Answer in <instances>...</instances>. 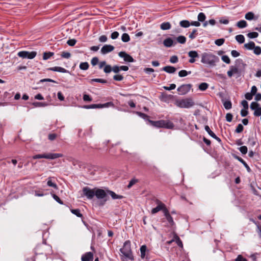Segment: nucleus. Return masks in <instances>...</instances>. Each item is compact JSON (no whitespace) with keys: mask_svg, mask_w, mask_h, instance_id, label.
<instances>
[{"mask_svg":"<svg viewBox=\"0 0 261 261\" xmlns=\"http://www.w3.org/2000/svg\"><path fill=\"white\" fill-rule=\"evenodd\" d=\"M221 59H222V60L224 62L226 63V64H229L230 63V60L229 58L226 55L223 56L222 57Z\"/></svg>","mask_w":261,"mask_h":261,"instance_id":"55","label":"nucleus"},{"mask_svg":"<svg viewBox=\"0 0 261 261\" xmlns=\"http://www.w3.org/2000/svg\"><path fill=\"white\" fill-rule=\"evenodd\" d=\"M234 261H247V260L241 255H239L235 259Z\"/></svg>","mask_w":261,"mask_h":261,"instance_id":"64","label":"nucleus"},{"mask_svg":"<svg viewBox=\"0 0 261 261\" xmlns=\"http://www.w3.org/2000/svg\"><path fill=\"white\" fill-rule=\"evenodd\" d=\"M233 157L236 159L237 160H238L239 162H240L242 164H243L244 167L246 168V169H247V171L248 172H250L251 170L250 169V168L249 167V166L247 165V164L240 156H238V155H233Z\"/></svg>","mask_w":261,"mask_h":261,"instance_id":"17","label":"nucleus"},{"mask_svg":"<svg viewBox=\"0 0 261 261\" xmlns=\"http://www.w3.org/2000/svg\"><path fill=\"white\" fill-rule=\"evenodd\" d=\"M236 25L239 28L243 29L247 27V23L245 20H241L237 23Z\"/></svg>","mask_w":261,"mask_h":261,"instance_id":"24","label":"nucleus"},{"mask_svg":"<svg viewBox=\"0 0 261 261\" xmlns=\"http://www.w3.org/2000/svg\"><path fill=\"white\" fill-rule=\"evenodd\" d=\"M191 88L190 84H184L179 86L177 90L180 95H185L190 90Z\"/></svg>","mask_w":261,"mask_h":261,"instance_id":"10","label":"nucleus"},{"mask_svg":"<svg viewBox=\"0 0 261 261\" xmlns=\"http://www.w3.org/2000/svg\"><path fill=\"white\" fill-rule=\"evenodd\" d=\"M137 114H138V116H139L140 117L142 118L144 120H148V121L149 120H150L149 119V116L147 115L140 112H137Z\"/></svg>","mask_w":261,"mask_h":261,"instance_id":"43","label":"nucleus"},{"mask_svg":"<svg viewBox=\"0 0 261 261\" xmlns=\"http://www.w3.org/2000/svg\"><path fill=\"white\" fill-rule=\"evenodd\" d=\"M166 218L171 226H173L175 224L173 218L170 215H168Z\"/></svg>","mask_w":261,"mask_h":261,"instance_id":"49","label":"nucleus"},{"mask_svg":"<svg viewBox=\"0 0 261 261\" xmlns=\"http://www.w3.org/2000/svg\"><path fill=\"white\" fill-rule=\"evenodd\" d=\"M113 79L117 81H121L123 80V76L120 74H117V75H114Z\"/></svg>","mask_w":261,"mask_h":261,"instance_id":"58","label":"nucleus"},{"mask_svg":"<svg viewBox=\"0 0 261 261\" xmlns=\"http://www.w3.org/2000/svg\"><path fill=\"white\" fill-rule=\"evenodd\" d=\"M208 87V84L206 83H202L199 85V89L201 91H205Z\"/></svg>","mask_w":261,"mask_h":261,"instance_id":"37","label":"nucleus"},{"mask_svg":"<svg viewBox=\"0 0 261 261\" xmlns=\"http://www.w3.org/2000/svg\"><path fill=\"white\" fill-rule=\"evenodd\" d=\"M156 203L158 204V206L152 208L151 210V213L152 214H154L160 211H161L165 206V204L159 200H156Z\"/></svg>","mask_w":261,"mask_h":261,"instance_id":"14","label":"nucleus"},{"mask_svg":"<svg viewBox=\"0 0 261 261\" xmlns=\"http://www.w3.org/2000/svg\"><path fill=\"white\" fill-rule=\"evenodd\" d=\"M254 14L252 12H249L245 14V18L248 20H251L253 19Z\"/></svg>","mask_w":261,"mask_h":261,"instance_id":"38","label":"nucleus"},{"mask_svg":"<svg viewBox=\"0 0 261 261\" xmlns=\"http://www.w3.org/2000/svg\"><path fill=\"white\" fill-rule=\"evenodd\" d=\"M179 25L182 28H187L190 26V22L187 20H183L179 22Z\"/></svg>","mask_w":261,"mask_h":261,"instance_id":"25","label":"nucleus"},{"mask_svg":"<svg viewBox=\"0 0 261 261\" xmlns=\"http://www.w3.org/2000/svg\"><path fill=\"white\" fill-rule=\"evenodd\" d=\"M235 38L237 41L240 44L245 42V37L243 35H238L236 36Z\"/></svg>","mask_w":261,"mask_h":261,"instance_id":"32","label":"nucleus"},{"mask_svg":"<svg viewBox=\"0 0 261 261\" xmlns=\"http://www.w3.org/2000/svg\"><path fill=\"white\" fill-rule=\"evenodd\" d=\"M99 60L97 57H93L91 61V64L93 66H95L98 63Z\"/></svg>","mask_w":261,"mask_h":261,"instance_id":"62","label":"nucleus"},{"mask_svg":"<svg viewBox=\"0 0 261 261\" xmlns=\"http://www.w3.org/2000/svg\"><path fill=\"white\" fill-rule=\"evenodd\" d=\"M98 82L102 84H106L107 83V81L106 80L101 79H93L90 80V83L92 84L93 82Z\"/></svg>","mask_w":261,"mask_h":261,"instance_id":"36","label":"nucleus"},{"mask_svg":"<svg viewBox=\"0 0 261 261\" xmlns=\"http://www.w3.org/2000/svg\"><path fill=\"white\" fill-rule=\"evenodd\" d=\"M254 53L256 55H259L261 54V47L260 46H257L254 47L253 48Z\"/></svg>","mask_w":261,"mask_h":261,"instance_id":"51","label":"nucleus"},{"mask_svg":"<svg viewBox=\"0 0 261 261\" xmlns=\"http://www.w3.org/2000/svg\"><path fill=\"white\" fill-rule=\"evenodd\" d=\"M197 29H195L193 30L192 33L189 35V37L191 39H194L196 38V35H197Z\"/></svg>","mask_w":261,"mask_h":261,"instance_id":"46","label":"nucleus"},{"mask_svg":"<svg viewBox=\"0 0 261 261\" xmlns=\"http://www.w3.org/2000/svg\"><path fill=\"white\" fill-rule=\"evenodd\" d=\"M244 127L242 124H239L235 130L236 133H241L243 132Z\"/></svg>","mask_w":261,"mask_h":261,"instance_id":"48","label":"nucleus"},{"mask_svg":"<svg viewBox=\"0 0 261 261\" xmlns=\"http://www.w3.org/2000/svg\"><path fill=\"white\" fill-rule=\"evenodd\" d=\"M258 36V34L257 32H250L247 34V36L249 38H255L257 37Z\"/></svg>","mask_w":261,"mask_h":261,"instance_id":"47","label":"nucleus"},{"mask_svg":"<svg viewBox=\"0 0 261 261\" xmlns=\"http://www.w3.org/2000/svg\"><path fill=\"white\" fill-rule=\"evenodd\" d=\"M171 27V24L169 22H164L161 24L160 28L163 30H169Z\"/></svg>","mask_w":261,"mask_h":261,"instance_id":"21","label":"nucleus"},{"mask_svg":"<svg viewBox=\"0 0 261 261\" xmlns=\"http://www.w3.org/2000/svg\"><path fill=\"white\" fill-rule=\"evenodd\" d=\"M149 122L153 126L159 128L172 129L174 126L173 123L169 121H165L163 120L159 121L149 120Z\"/></svg>","mask_w":261,"mask_h":261,"instance_id":"3","label":"nucleus"},{"mask_svg":"<svg viewBox=\"0 0 261 261\" xmlns=\"http://www.w3.org/2000/svg\"><path fill=\"white\" fill-rule=\"evenodd\" d=\"M107 194L111 195L112 199H122L123 198V196L120 195L116 194L114 192L110 190H107Z\"/></svg>","mask_w":261,"mask_h":261,"instance_id":"20","label":"nucleus"},{"mask_svg":"<svg viewBox=\"0 0 261 261\" xmlns=\"http://www.w3.org/2000/svg\"><path fill=\"white\" fill-rule=\"evenodd\" d=\"M71 212L78 217L81 218L83 216L82 214L81 213L80 210L78 208L71 210Z\"/></svg>","mask_w":261,"mask_h":261,"instance_id":"40","label":"nucleus"},{"mask_svg":"<svg viewBox=\"0 0 261 261\" xmlns=\"http://www.w3.org/2000/svg\"><path fill=\"white\" fill-rule=\"evenodd\" d=\"M225 42V39L223 38L218 39L215 40V43L218 46L222 45Z\"/></svg>","mask_w":261,"mask_h":261,"instance_id":"50","label":"nucleus"},{"mask_svg":"<svg viewBox=\"0 0 261 261\" xmlns=\"http://www.w3.org/2000/svg\"><path fill=\"white\" fill-rule=\"evenodd\" d=\"M176 88V85L174 84H171L170 85L169 87L164 86L163 88L166 90H173Z\"/></svg>","mask_w":261,"mask_h":261,"instance_id":"57","label":"nucleus"},{"mask_svg":"<svg viewBox=\"0 0 261 261\" xmlns=\"http://www.w3.org/2000/svg\"><path fill=\"white\" fill-rule=\"evenodd\" d=\"M119 35V33L118 32H117V31H115V32H113L111 34V38L112 39H117Z\"/></svg>","mask_w":261,"mask_h":261,"instance_id":"61","label":"nucleus"},{"mask_svg":"<svg viewBox=\"0 0 261 261\" xmlns=\"http://www.w3.org/2000/svg\"><path fill=\"white\" fill-rule=\"evenodd\" d=\"M240 151L243 154H245L247 153V147L246 146H241L239 148Z\"/></svg>","mask_w":261,"mask_h":261,"instance_id":"52","label":"nucleus"},{"mask_svg":"<svg viewBox=\"0 0 261 261\" xmlns=\"http://www.w3.org/2000/svg\"><path fill=\"white\" fill-rule=\"evenodd\" d=\"M95 194H94V196H95L97 199H103V200L100 202V204L102 205H104L108 200L107 198V191L106 192L103 189L95 188Z\"/></svg>","mask_w":261,"mask_h":261,"instance_id":"6","label":"nucleus"},{"mask_svg":"<svg viewBox=\"0 0 261 261\" xmlns=\"http://www.w3.org/2000/svg\"><path fill=\"white\" fill-rule=\"evenodd\" d=\"M235 66H231L230 68L233 72V74H238L239 76L241 75V70L239 69V67L242 65L243 68H245L246 64L244 63L241 59H238L235 61Z\"/></svg>","mask_w":261,"mask_h":261,"instance_id":"7","label":"nucleus"},{"mask_svg":"<svg viewBox=\"0 0 261 261\" xmlns=\"http://www.w3.org/2000/svg\"><path fill=\"white\" fill-rule=\"evenodd\" d=\"M63 154L62 153H49L47 154H38L35 155L33 156V159H51L54 160L58 158L63 157Z\"/></svg>","mask_w":261,"mask_h":261,"instance_id":"5","label":"nucleus"},{"mask_svg":"<svg viewBox=\"0 0 261 261\" xmlns=\"http://www.w3.org/2000/svg\"><path fill=\"white\" fill-rule=\"evenodd\" d=\"M84 108L86 109H99L100 108V106L99 104H92L90 105H86L84 106Z\"/></svg>","mask_w":261,"mask_h":261,"instance_id":"41","label":"nucleus"},{"mask_svg":"<svg viewBox=\"0 0 261 261\" xmlns=\"http://www.w3.org/2000/svg\"><path fill=\"white\" fill-rule=\"evenodd\" d=\"M204 128H205V131L212 138L214 137V136L216 137V135L215 134V133L211 130L210 127L208 125H205L204 127Z\"/></svg>","mask_w":261,"mask_h":261,"instance_id":"42","label":"nucleus"},{"mask_svg":"<svg viewBox=\"0 0 261 261\" xmlns=\"http://www.w3.org/2000/svg\"><path fill=\"white\" fill-rule=\"evenodd\" d=\"M103 71L106 73H110L112 71V67L110 65H107L105 66Z\"/></svg>","mask_w":261,"mask_h":261,"instance_id":"53","label":"nucleus"},{"mask_svg":"<svg viewBox=\"0 0 261 261\" xmlns=\"http://www.w3.org/2000/svg\"><path fill=\"white\" fill-rule=\"evenodd\" d=\"M48 69L50 71H57L62 73H69L68 70L61 67L56 66L49 68Z\"/></svg>","mask_w":261,"mask_h":261,"instance_id":"16","label":"nucleus"},{"mask_svg":"<svg viewBox=\"0 0 261 261\" xmlns=\"http://www.w3.org/2000/svg\"><path fill=\"white\" fill-rule=\"evenodd\" d=\"M37 55L35 51L29 52L28 51H21L18 53L17 55L23 59H34Z\"/></svg>","mask_w":261,"mask_h":261,"instance_id":"8","label":"nucleus"},{"mask_svg":"<svg viewBox=\"0 0 261 261\" xmlns=\"http://www.w3.org/2000/svg\"><path fill=\"white\" fill-rule=\"evenodd\" d=\"M130 242L129 240L126 241L123 244V248L120 249V252L126 258L131 260L134 259L130 247Z\"/></svg>","mask_w":261,"mask_h":261,"instance_id":"2","label":"nucleus"},{"mask_svg":"<svg viewBox=\"0 0 261 261\" xmlns=\"http://www.w3.org/2000/svg\"><path fill=\"white\" fill-rule=\"evenodd\" d=\"M174 241H176V243L177 244V245L179 247H182L183 245L182 241L180 239L179 237L177 235V234L175 233L174 234Z\"/></svg>","mask_w":261,"mask_h":261,"instance_id":"29","label":"nucleus"},{"mask_svg":"<svg viewBox=\"0 0 261 261\" xmlns=\"http://www.w3.org/2000/svg\"><path fill=\"white\" fill-rule=\"evenodd\" d=\"M47 185L48 186L50 187H53V188H54L55 189H58V186H57V184L54 183V182H53L52 181L50 177L48 178V180H47Z\"/></svg>","mask_w":261,"mask_h":261,"instance_id":"34","label":"nucleus"},{"mask_svg":"<svg viewBox=\"0 0 261 261\" xmlns=\"http://www.w3.org/2000/svg\"><path fill=\"white\" fill-rule=\"evenodd\" d=\"M255 46V43L253 41H250L249 43L244 44V47L248 50L253 49Z\"/></svg>","mask_w":261,"mask_h":261,"instance_id":"23","label":"nucleus"},{"mask_svg":"<svg viewBox=\"0 0 261 261\" xmlns=\"http://www.w3.org/2000/svg\"><path fill=\"white\" fill-rule=\"evenodd\" d=\"M93 253L91 252H88L82 256V261H93Z\"/></svg>","mask_w":261,"mask_h":261,"instance_id":"15","label":"nucleus"},{"mask_svg":"<svg viewBox=\"0 0 261 261\" xmlns=\"http://www.w3.org/2000/svg\"><path fill=\"white\" fill-rule=\"evenodd\" d=\"M177 42L180 44H185L186 42V38L184 36L180 35L176 38Z\"/></svg>","mask_w":261,"mask_h":261,"instance_id":"27","label":"nucleus"},{"mask_svg":"<svg viewBox=\"0 0 261 261\" xmlns=\"http://www.w3.org/2000/svg\"><path fill=\"white\" fill-rule=\"evenodd\" d=\"M147 250V247L146 245H142L140 247L141 257L143 259L145 256V253Z\"/></svg>","mask_w":261,"mask_h":261,"instance_id":"26","label":"nucleus"},{"mask_svg":"<svg viewBox=\"0 0 261 261\" xmlns=\"http://www.w3.org/2000/svg\"><path fill=\"white\" fill-rule=\"evenodd\" d=\"M191 73V71H187L185 70H181L178 72V76L179 77H182L186 76L187 75L190 74Z\"/></svg>","mask_w":261,"mask_h":261,"instance_id":"28","label":"nucleus"},{"mask_svg":"<svg viewBox=\"0 0 261 261\" xmlns=\"http://www.w3.org/2000/svg\"><path fill=\"white\" fill-rule=\"evenodd\" d=\"M79 67H80V68L81 70H87L89 68V65L88 63L87 62H82L80 64V66Z\"/></svg>","mask_w":261,"mask_h":261,"instance_id":"33","label":"nucleus"},{"mask_svg":"<svg viewBox=\"0 0 261 261\" xmlns=\"http://www.w3.org/2000/svg\"><path fill=\"white\" fill-rule=\"evenodd\" d=\"M175 105L180 108H190L194 106V102L191 98H185L176 100Z\"/></svg>","mask_w":261,"mask_h":261,"instance_id":"4","label":"nucleus"},{"mask_svg":"<svg viewBox=\"0 0 261 261\" xmlns=\"http://www.w3.org/2000/svg\"><path fill=\"white\" fill-rule=\"evenodd\" d=\"M233 116L231 113H227L226 115V120L227 122H231Z\"/></svg>","mask_w":261,"mask_h":261,"instance_id":"63","label":"nucleus"},{"mask_svg":"<svg viewBox=\"0 0 261 261\" xmlns=\"http://www.w3.org/2000/svg\"><path fill=\"white\" fill-rule=\"evenodd\" d=\"M100 108H108L110 107H114V105L112 102H108L103 104H99Z\"/></svg>","mask_w":261,"mask_h":261,"instance_id":"44","label":"nucleus"},{"mask_svg":"<svg viewBox=\"0 0 261 261\" xmlns=\"http://www.w3.org/2000/svg\"><path fill=\"white\" fill-rule=\"evenodd\" d=\"M83 195L86 196L88 199H92L94 197L95 188L93 189H90L88 187H85L83 188Z\"/></svg>","mask_w":261,"mask_h":261,"instance_id":"9","label":"nucleus"},{"mask_svg":"<svg viewBox=\"0 0 261 261\" xmlns=\"http://www.w3.org/2000/svg\"><path fill=\"white\" fill-rule=\"evenodd\" d=\"M121 40L123 42H128L130 40L129 36L127 33H123L121 36Z\"/></svg>","mask_w":261,"mask_h":261,"instance_id":"35","label":"nucleus"},{"mask_svg":"<svg viewBox=\"0 0 261 261\" xmlns=\"http://www.w3.org/2000/svg\"><path fill=\"white\" fill-rule=\"evenodd\" d=\"M197 19L199 22H204L206 19V16L204 13L200 12L198 15Z\"/></svg>","mask_w":261,"mask_h":261,"instance_id":"31","label":"nucleus"},{"mask_svg":"<svg viewBox=\"0 0 261 261\" xmlns=\"http://www.w3.org/2000/svg\"><path fill=\"white\" fill-rule=\"evenodd\" d=\"M32 105L35 107H45L48 106L49 103L46 102H34L32 103Z\"/></svg>","mask_w":261,"mask_h":261,"instance_id":"22","label":"nucleus"},{"mask_svg":"<svg viewBox=\"0 0 261 261\" xmlns=\"http://www.w3.org/2000/svg\"><path fill=\"white\" fill-rule=\"evenodd\" d=\"M162 70L168 73H173L176 71V68L171 66H166L162 68Z\"/></svg>","mask_w":261,"mask_h":261,"instance_id":"19","label":"nucleus"},{"mask_svg":"<svg viewBox=\"0 0 261 261\" xmlns=\"http://www.w3.org/2000/svg\"><path fill=\"white\" fill-rule=\"evenodd\" d=\"M253 115L255 116H259L261 115V107H259L254 110Z\"/></svg>","mask_w":261,"mask_h":261,"instance_id":"59","label":"nucleus"},{"mask_svg":"<svg viewBox=\"0 0 261 261\" xmlns=\"http://www.w3.org/2000/svg\"><path fill=\"white\" fill-rule=\"evenodd\" d=\"M118 55L120 57L123 58L124 61L125 62H134L135 61L130 55L127 54L125 51L119 52Z\"/></svg>","mask_w":261,"mask_h":261,"instance_id":"11","label":"nucleus"},{"mask_svg":"<svg viewBox=\"0 0 261 261\" xmlns=\"http://www.w3.org/2000/svg\"><path fill=\"white\" fill-rule=\"evenodd\" d=\"M163 44L167 47H170L174 45V42L171 38H167L163 41Z\"/></svg>","mask_w":261,"mask_h":261,"instance_id":"18","label":"nucleus"},{"mask_svg":"<svg viewBox=\"0 0 261 261\" xmlns=\"http://www.w3.org/2000/svg\"><path fill=\"white\" fill-rule=\"evenodd\" d=\"M138 181V180L137 179H136V178L132 179L129 181V182L127 186V188H131L134 184H135Z\"/></svg>","mask_w":261,"mask_h":261,"instance_id":"56","label":"nucleus"},{"mask_svg":"<svg viewBox=\"0 0 261 261\" xmlns=\"http://www.w3.org/2000/svg\"><path fill=\"white\" fill-rule=\"evenodd\" d=\"M201 58V62L210 67L215 66L219 61V58L211 53H203Z\"/></svg>","mask_w":261,"mask_h":261,"instance_id":"1","label":"nucleus"},{"mask_svg":"<svg viewBox=\"0 0 261 261\" xmlns=\"http://www.w3.org/2000/svg\"><path fill=\"white\" fill-rule=\"evenodd\" d=\"M76 42V40L74 39H69L67 42V43L68 45L70 46H73L75 43Z\"/></svg>","mask_w":261,"mask_h":261,"instance_id":"54","label":"nucleus"},{"mask_svg":"<svg viewBox=\"0 0 261 261\" xmlns=\"http://www.w3.org/2000/svg\"><path fill=\"white\" fill-rule=\"evenodd\" d=\"M223 106L226 110H229L232 108V103L230 100L225 101L223 102Z\"/></svg>","mask_w":261,"mask_h":261,"instance_id":"39","label":"nucleus"},{"mask_svg":"<svg viewBox=\"0 0 261 261\" xmlns=\"http://www.w3.org/2000/svg\"><path fill=\"white\" fill-rule=\"evenodd\" d=\"M189 57L190 58L189 62L194 63L196 61V59L198 58L199 56L197 51L191 50L188 53Z\"/></svg>","mask_w":261,"mask_h":261,"instance_id":"12","label":"nucleus"},{"mask_svg":"<svg viewBox=\"0 0 261 261\" xmlns=\"http://www.w3.org/2000/svg\"><path fill=\"white\" fill-rule=\"evenodd\" d=\"M114 49V47L110 44H106L105 45L101 48V53L103 55L107 54L108 53H109L111 51H112Z\"/></svg>","mask_w":261,"mask_h":261,"instance_id":"13","label":"nucleus"},{"mask_svg":"<svg viewBox=\"0 0 261 261\" xmlns=\"http://www.w3.org/2000/svg\"><path fill=\"white\" fill-rule=\"evenodd\" d=\"M178 57L176 56H172L170 59V62L172 63H176L178 62Z\"/></svg>","mask_w":261,"mask_h":261,"instance_id":"60","label":"nucleus"},{"mask_svg":"<svg viewBox=\"0 0 261 261\" xmlns=\"http://www.w3.org/2000/svg\"><path fill=\"white\" fill-rule=\"evenodd\" d=\"M250 109L252 110H256L257 108H258L259 107V105L258 103H257V102H252L251 105H250Z\"/></svg>","mask_w":261,"mask_h":261,"instance_id":"45","label":"nucleus"},{"mask_svg":"<svg viewBox=\"0 0 261 261\" xmlns=\"http://www.w3.org/2000/svg\"><path fill=\"white\" fill-rule=\"evenodd\" d=\"M54 55V53L53 52H44L43 55V59L44 60H47L49 59L51 57H52Z\"/></svg>","mask_w":261,"mask_h":261,"instance_id":"30","label":"nucleus"}]
</instances>
